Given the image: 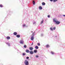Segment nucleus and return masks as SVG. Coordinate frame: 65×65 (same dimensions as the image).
I'll return each instance as SVG.
<instances>
[{"label":"nucleus","instance_id":"nucleus-27","mask_svg":"<svg viewBox=\"0 0 65 65\" xmlns=\"http://www.w3.org/2000/svg\"><path fill=\"white\" fill-rule=\"evenodd\" d=\"M33 25H36V22H33Z\"/></svg>","mask_w":65,"mask_h":65},{"label":"nucleus","instance_id":"nucleus-36","mask_svg":"<svg viewBox=\"0 0 65 65\" xmlns=\"http://www.w3.org/2000/svg\"><path fill=\"white\" fill-rule=\"evenodd\" d=\"M63 17H65V15H63Z\"/></svg>","mask_w":65,"mask_h":65},{"label":"nucleus","instance_id":"nucleus-22","mask_svg":"<svg viewBox=\"0 0 65 65\" xmlns=\"http://www.w3.org/2000/svg\"><path fill=\"white\" fill-rule=\"evenodd\" d=\"M51 54H52V55H54V54H55V53L53 52H51Z\"/></svg>","mask_w":65,"mask_h":65},{"label":"nucleus","instance_id":"nucleus-30","mask_svg":"<svg viewBox=\"0 0 65 65\" xmlns=\"http://www.w3.org/2000/svg\"><path fill=\"white\" fill-rule=\"evenodd\" d=\"M53 29L54 30H55V29H56V27H54L53 28Z\"/></svg>","mask_w":65,"mask_h":65},{"label":"nucleus","instance_id":"nucleus-37","mask_svg":"<svg viewBox=\"0 0 65 65\" xmlns=\"http://www.w3.org/2000/svg\"><path fill=\"white\" fill-rule=\"evenodd\" d=\"M31 33H33V31H32Z\"/></svg>","mask_w":65,"mask_h":65},{"label":"nucleus","instance_id":"nucleus-35","mask_svg":"<svg viewBox=\"0 0 65 65\" xmlns=\"http://www.w3.org/2000/svg\"><path fill=\"white\" fill-rule=\"evenodd\" d=\"M50 1L51 2H52L53 1V0H50Z\"/></svg>","mask_w":65,"mask_h":65},{"label":"nucleus","instance_id":"nucleus-5","mask_svg":"<svg viewBox=\"0 0 65 65\" xmlns=\"http://www.w3.org/2000/svg\"><path fill=\"white\" fill-rule=\"evenodd\" d=\"M26 52L27 53H30V51H29V50L28 49L26 50Z\"/></svg>","mask_w":65,"mask_h":65},{"label":"nucleus","instance_id":"nucleus-23","mask_svg":"<svg viewBox=\"0 0 65 65\" xmlns=\"http://www.w3.org/2000/svg\"><path fill=\"white\" fill-rule=\"evenodd\" d=\"M56 1H58V0H53L54 2H56Z\"/></svg>","mask_w":65,"mask_h":65},{"label":"nucleus","instance_id":"nucleus-13","mask_svg":"<svg viewBox=\"0 0 65 65\" xmlns=\"http://www.w3.org/2000/svg\"><path fill=\"white\" fill-rule=\"evenodd\" d=\"M39 9L40 10L42 9V7L40 6L39 7Z\"/></svg>","mask_w":65,"mask_h":65},{"label":"nucleus","instance_id":"nucleus-28","mask_svg":"<svg viewBox=\"0 0 65 65\" xmlns=\"http://www.w3.org/2000/svg\"><path fill=\"white\" fill-rule=\"evenodd\" d=\"M0 7H3V5H0Z\"/></svg>","mask_w":65,"mask_h":65},{"label":"nucleus","instance_id":"nucleus-12","mask_svg":"<svg viewBox=\"0 0 65 65\" xmlns=\"http://www.w3.org/2000/svg\"><path fill=\"white\" fill-rule=\"evenodd\" d=\"M13 35H17V32H14L13 33Z\"/></svg>","mask_w":65,"mask_h":65},{"label":"nucleus","instance_id":"nucleus-15","mask_svg":"<svg viewBox=\"0 0 65 65\" xmlns=\"http://www.w3.org/2000/svg\"><path fill=\"white\" fill-rule=\"evenodd\" d=\"M42 5H45V3L44 2H43L42 3Z\"/></svg>","mask_w":65,"mask_h":65},{"label":"nucleus","instance_id":"nucleus-4","mask_svg":"<svg viewBox=\"0 0 65 65\" xmlns=\"http://www.w3.org/2000/svg\"><path fill=\"white\" fill-rule=\"evenodd\" d=\"M29 54H31V55H33V54H34V52H33V51H30L29 52Z\"/></svg>","mask_w":65,"mask_h":65},{"label":"nucleus","instance_id":"nucleus-29","mask_svg":"<svg viewBox=\"0 0 65 65\" xmlns=\"http://www.w3.org/2000/svg\"><path fill=\"white\" fill-rule=\"evenodd\" d=\"M48 47H49V45H46V47L47 48Z\"/></svg>","mask_w":65,"mask_h":65},{"label":"nucleus","instance_id":"nucleus-31","mask_svg":"<svg viewBox=\"0 0 65 65\" xmlns=\"http://www.w3.org/2000/svg\"><path fill=\"white\" fill-rule=\"evenodd\" d=\"M41 36H43V34H41Z\"/></svg>","mask_w":65,"mask_h":65},{"label":"nucleus","instance_id":"nucleus-26","mask_svg":"<svg viewBox=\"0 0 65 65\" xmlns=\"http://www.w3.org/2000/svg\"><path fill=\"white\" fill-rule=\"evenodd\" d=\"M24 48H26L27 47V46L26 45H24Z\"/></svg>","mask_w":65,"mask_h":65},{"label":"nucleus","instance_id":"nucleus-8","mask_svg":"<svg viewBox=\"0 0 65 65\" xmlns=\"http://www.w3.org/2000/svg\"><path fill=\"white\" fill-rule=\"evenodd\" d=\"M34 52L35 53H36L37 52V50H34Z\"/></svg>","mask_w":65,"mask_h":65},{"label":"nucleus","instance_id":"nucleus-3","mask_svg":"<svg viewBox=\"0 0 65 65\" xmlns=\"http://www.w3.org/2000/svg\"><path fill=\"white\" fill-rule=\"evenodd\" d=\"M24 42V40H21L20 42L21 44H23Z\"/></svg>","mask_w":65,"mask_h":65},{"label":"nucleus","instance_id":"nucleus-25","mask_svg":"<svg viewBox=\"0 0 65 65\" xmlns=\"http://www.w3.org/2000/svg\"><path fill=\"white\" fill-rule=\"evenodd\" d=\"M23 56H25L26 55V53H23L22 54Z\"/></svg>","mask_w":65,"mask_h":65},{"label":"nucleus","instance_id":"nucleus-34","mask_svg":"<svg viewBox=\"0 0 65 65\" xmlns=\"http://www.w3.org/2000/svg\"><path fill=\"white\" fill-rule=\"evenodd\" d=\"M33 44V42H32V44H31V45H32Z\"/></svg>","mask_w":65,"mask_h":65},{"label":"nucleus","instance_id":"nucleus-20","mask_svg":"<svg viewBox=\"0 0 65 65\" xmlns=\"http://www.w3.org/2000/svg\"><path fill=\"white\" fill-rule=\"evenodd\" d=\"M50 30L51 31H53V28L52 27H51L50 28Z\"/></svg>","mask_w":65,"mask_h":65},{"label":"nucleus","instance_id":"nucleus-1","mask_svg":"<svg viewBox=\"0 0 65 65\" xmlns=\"http://www.w3.org/2000/svg\"><path fill=\"white\" fill-rule=\"evenodd\" d=\"M53 22L55 24H56V25H58L60 24V22L59 21L58 19H53Z\"/></svg>","mask_w":65,"mask_h":65},{"label":"nucleus","instance_id":"nucleus-2","mask_svg":"<svg viewBox=\"0 0 65 65\" xmlns=\"http://www.w3.org/2000/svg\"><path fill=\"white\" fill-rule=\"evenodd\" d=\"M24 63L25 65H29V62L27 60L24 61Z\"/></svg>","mask_w":65,"mask_h":65},{"label":"nucleus","instance_id":"nucleus-11","mask_svg":"<svg viewBox=\"0 0 65 65\" xmlns=\"http://www.w3.org/2000/svg\"><path fill=\"white\" fill-rule=\"evenodd\" d=\"M29 50L30 51H32V50H33V48L32 47H30L29 48Z\"/></svg>","mask_w":65,"mask_h":65},{"label":"nucleus","instance_id":"nucleus-18","mask_svg":"<svg viewBox=\"0 0 65 65\" xmlns=\"http://www.w3.org/2000/svg\"><path fill=\"white\" fill-rule=\"evenodd\" d=\"M25 27H26V24H24L23 25V28H24Z\"/></svg>","mask_w":65,"mask_h":65},{"label":"nucleus","instance_id":"nucleus-33","mask_svg":"<svg viewBox=\"0 0 65 65\" xmlns=\"http://www.w3.org/2000/svg\"><path fill=\"white\" fill-rule=\"evenodd\" d=\"M47 17L48 18H50V15H48Z\"/></svg>","mask_w":65,"mask_h":65},{"label":"nucleus","instance_id":"nucleus-32","mask_svg":"<svg viewBox=\"0 0 65 65\" xmlns=\"http://www.w3.org/2000/svg\"><path fill=\"white\" fill-rule=\"evenodd\" d=\"M26 59H29V57H27L26 58Z\"/></svg>","mask_w":65,"mask_h":65},{"label":"nucleus","instance_id":"nucleus-16","mask_svg":"<svg viewBox=\"0 0 65 65\" xmlns=\"http://www.w3.org/2000/svg\"><path fill=\"white\" fill-rule=\"evenodd\" d=\"M35 32H34L32 35V36L33 37H34V34H35Z\"/></svg>","mask_w":65,"mask_h":65},{"label":"nucleus","instance_id":"nucleus-10","mask_svg":"<svg viewBox=\"0 0 65 65\" xmlns=\"http://www.w3.org/2000/svg\"><path fill=\"white\" fill-rule=\"evenodd\" d=\"M7 39L8 40H9V39H10V37L8 36L7 37Z\"/></svg>","mask_w":65,"mask_h":65},{"label":"nucleus","instance_id":"nucleus-24","mask_svg":"<svg viewBox=\"0 0 65 65\" xmlns=\"http://www.w3.org/2000/svg\"><path fill=\"white\" fill-rule=\"evenodd\" d=\"M37 44L38 46H40V44L39 43H37Z\"/></svg>","mask_w":65,"mask_h":65},{"label":"nucleus","instance_id":"nucleus-14","mask_svg":"<svg viewBox=\"0 0 65 65\" xmlns=\"http://www.w3.org/2000/svg\"><path fill=\"white\" fill-rule=\"evenodd\" d=\"M35 48L36 49H38V46H35Z\"/></svg>","mask_w":65,"mask_h":65},{"label":"nucleus","instance_id":"nucleus-7","mask_svg":"<svg viewBox=\"0 0 65 65\" xmlns=\"http://www.w3.org/2000/svg\"><path fill=\"white\" fill-rule=\"evenodd\" d=\"M30 39L31 40H33L34 39V37L31 36L30 38Z\"/></svg>","mask_w":65,"mask_h":65},{"label":"nucleus","instance_id":"nucleus-21","mask_svg":"<svg viewBox=\"0 0 65 65\" xmlns=\"http://www.w3.org/2000/svg\"><path fill=\"white\" fill-rule=\"evenodd\" d=\"M43 23V20L41 21V22L40 23V24H42Z\"/></svg>","mask_w":65,"mask_h":65},{"label":"nucleus","instance_id":"nucleus-6","mask_svg":"<svg viewBox=\"0 0 65 65\" xmlns=\"http://www.w3.org/2000/svg\"><path fill=\"white\" fill-rule=\"evenodd\" d=\"M6 44H7V45H8V46H10V43H6Z\"/></svg>","mask_w":65,"mask_h":65},{"label":"nucleus","instance_id":"nucleus-17","mask_svg":"<svg viewBox=\"0 0 65 65\" xmlns=\"http://www.w3.org/2000/svg\"><path fill=\"white\" fill-rule=\"evenodd\" d=\"M32 3L33 4V5H34L35 4V1H32Z\"/></svg>","mask_w":65,"mask_h":65},{"label":"nucleus","instance_id":"nucleus-9","mask_svg":"<svg viewBox=\"0 0 65 65\" xmlns=\"http://www.w3.org/2000/svg\"><path fill=\"white\" fill-rule=\"evenodd\" d=\"M16 37L18 38H20V35H16Z\"/></svg>","mask_w":65,"mask_h":65},{"label":"nucleus","instance_id":"nucleus-38","mask_svg":"<svg viewBox=\"0 0 65 65\" xmlns=\"http://www.w3.org/2000/svg\"><path fill=\"white\" fill-rule=\"evenodd\" d=\"M57 36H55V37H57Z\"/></svg>","mask_w":65,"mask_h":65},{"label":"nucleus","instance_id":"nucleus-19","mask_svg":"<svg viewBox=\"0 0 65 65\" xmlns=\"http://www.w3.org/2000/svg\"><path fill=\"white\" fill-rule=\"evenodd\" d=\"M35 57L36 58H38L39 57V56H38L37 55H35Z\"/></svg>","mask_w":65,"mask_h":65}]
</instances>
